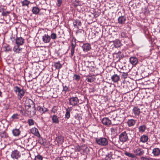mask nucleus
Listing matches in <instances>:
<instances>
[{
	"label": "nucleus",
	"instance_id": "obj_5",
	"mask_svg": "<svg viewBox=\"0 0 160 160\" xmlns=\"http://www.w3.org/2000/svg\"><path fill=\"white\" fill-rule=\"evenodd\" d=\"M128 139V137L126 132H122L119 135L120 141L123 143L126 142Z\"/></svg>",
	"mask_w": 160,
	"mask_h": 160
},
{
	"label": "nucleus",
	"instance_id": "obj_61",
	"mask_svg": "<svg viewBox=\"0 0 160 160\" xmlns=\"http://www.w3.org/2000/svg\"><path fill=\"white\" fill-rule=\"evenodd\" d=\"M145 9L146 10V11H147V10H146V8H145Z\"/></svg>",
	"mask_w": 160,
	"mask_h": 160
},
{
	"label": "nucleus",
	"instance_id": "obj_59",
	"mask_svg": "<svg viewBox=\"0 0 160 160\" xmlns=\"http://www.w3.org/2000/svg\"><path fill=\"white\" fill-rule=\"evenodd\" d=\"M148 160H155V159H154L152 158H148Z\"/></svg>",
	"mask_w": 160,
	"mask_h": 160
},
{
	"label": "nucleus",
	"instance_id": "obj_39",
	"mask_svg": "<svg viewBox=\"0 0 160 160\" xmlns=\"http://www.w3.org/2000/svg\"><path fill=\"white\" fill-rule=\"evenodd\" d=\"M73 78L76 81H78L80 79V76L78 75L74 74Z\"/></svg>",
	"mask_w": 160,
	"mask_h": 160
},
{
	"label": "nucleus",
	"instance_id": "obj_55",
	"mask_svg": "<svg viewBox=\"0 0 160 160\" xmlns=\"http://www.w3.org/2000/svg\"><path fill=\"white\" fill-rule=\"evenodd\" d=\"M141 159L142 160H148V158H147L146 157H141Z\"/></svg>",
	"mask_w": 160,
	"mask_h": 160
},
{
	"label": "nucleus",
	"instance_id": "obj_52",
	"mask_svg": "<svg viewBox=\"0 0 160 160\" xmlns=\"http://www.w3.org/2000/svg\"><path fill=\"white\" fill-rule=\"evenodd\" d=\"M58 2L57 6L59 7L62 3V1L61 0H58Z\"/></svg>",
	"mask_w": 160,
	"mask_h": 160
},
{
	"label": "nucleus",
	"instance_id": "obj_7",
	"mask_svg": "<svg viewBox=\"0 0 160 160\" xmlns=\"http://www.w3.org/2000/svg\"><path fill=\"white\" fill-rule=\"evenodd\" d=\"M120 128L118 126H115L112 127L110 130L112 134L116 135L119 133L120 132Z\"/></svg>",
	"mask_w": 160,
	"mask_h": 160
},
{
	"label": "nucleus",
	"instance_id": "obj_43",
	"mask_svg": "<svg viewBox=\"0 0 160 160\" xmlns=\"http://www.w3.org/2000/svg\"><path fill=\"white\" fill-rule=\"evenodd\" d=\"M63 91L65 93L69 91V88L68 87L66 86H63Z\"/></svg>",
	"mask_w": 160,
	"mask_h": 160
},
{
	"label": "nucleus",
	"instance_id": "obj_45",
	"mask_svg": "<svg viewBox=\"0 0 160 160\" xmlns=\"http://www.w3.org/2000/svg\"><path fill=\"white\" fill-rule=\"evenodd\" d=\"M10 12L9 11L4 12V10L2 12V15L3 16H6L8 14H9Z\"/></svg>",
	"mask_w": 160,
	"mask_h": 160
},
{
	"label": "nucleus",
	"instance_id": "obj_18",
	"mask_svg": "<svg viewBox=\"0 0 160 160\" xmlns=\"http://www.w3.org/2000/svg\"><path fill=\"white\" fill-rule=\"evenodd\" d=\"M13 136L16 137L18 136L21 133V131L19 129H14L12 130Z\"/></svg>",
	"mask_w": 160,
	"mask_h": 160
},
{
	"label": "nucleus",
	"instance_id": "obj_17",
	"mask_svg": "<svg viewBox=\"0 0 160 160\" xmlns=\"http://www.w3.org/2000/svg\"><path fill=\"white\" fill-rule=\"evenodd\" d=\"M133 112L136 117H139L140 113V110L137 107H135L133 109Z\"/></svg>",
	"mask_w": 160,
	"mask_h": 160
},
{
	"label": "nucleus",
	"instance_id": "obj_16",
	"mask_svg": "<svg viewBox=\"0 0 160 160\" xmlns=\"http://www.w3.org/2000/svg\"><path fill=\"white\" fill-rule=\"evenodd\" d=\"M126 20V18L124 16H121L118 18V23L120 24H123L125 23Z\"/></svg>",
	"mask_w": 160,
	"mask_h": 160
},
{
	"label": "nucleus",
	"instance_id": "obj_2",
	"mask_svg": "<svg viewBox=\"0 0 160 160\" xmlns=\"http://www.w3.org/2000/svg\"><path fill=\"white\" fill-rule=\"evenodd\" d=\"M13 90L17 94L19 100H21L25 94V91L24 90L18 86H15L13 88Z\"/></svg>",
	"mask_w": 160,
	"mask_h": 160
},
{
	"label": "nucleus",
	"instance_id": "obj_51",
	"mask_svg": "<svg viewBox=\"0 0 160 160\" xmlns=\"http://www.w3.org/2000/svg\"><path fill=\"white\" fill-rule=\"evenodd\" d=\"M5 48H6V51H11V48H10L9 46H5Z\"/></svg>",
	"mask_w": 160,
	"mask_h": 160
},
{
	"label": "nucleus",
	"instance_id": "obj_6",
	"mask_svg": "<svg viewBox=\"0 0 160 160\" xmlns=\"http://www.w3.org/2000/svg\"><path fill=\"white\" fill-rule=\"evenodd\" d=\"M69 101L70 105L75 106L79 102V100L77 97H72L69 99Z\"/></svg>",
	"mask_w": 160,
	"mask_h": 160
},
{
	"label": "nucleus",
	"instance_id": "obj_34",
	"mask_svg": "<svg viewBox=\"0 0 160 160\" xmlns=\"http://www.w3.org/2000/svg\"><path fill=\"white\" fill-rule=\"evenodd\" d=\"M88 76H87V78H86V80L88 82H92L94 81L95 78H92L91 76H90V78L88 77Z\"/></svg>",
	"mask_w": 160,
	"mask_h": 160
},
{
	"label": "nucleus",
	"instance_id": "obj_58",
	"mask_svg": "<svg viewBox=\"0 0 160 160\" xmlns=\"http://www.w3.org/2000/svg\"><path fill=\"white\" fill-rule=\"evenodd\" d=\"M142 73H141V74H142V78H145V77H147V75H146V76H143L142 74Z\"/></svg>",
	"mask_w": 160,
	"mask_h": 160
},
{
	"label": "nucleus",
	"instance_id": "obj_19",
	"mask_svg": "<svg viewBox=\"0 0 160 160\" xmlns=\"http://www.w3.org/2000/svg\"><path fill=\"white\" fill-rule=\"evenodd\" d=\"M72 110V108L71 107H68L66 109V112L65 113V118L67 119H68L70 116V112Z\"/></svg>",
	"mask_w": 160,
	"mask_h": 160
},
{
	"label": "nucleus",
	"instance_id": "obj_21",
	"mask_svg": "<svg viewBox=\"0 0 160 160\" xmlns=\"http://www.w3.org/2000/svg\"><path fill=\"white\" fill-rule=\"evenodd\" d=\"M40 11V10L39 8L37 6L33 7L32 9V12L33 14L35 15L38 14L39 13Z\"/></svg>",
	"mask_w": 160,
	"mask_h": 160
},
{
	"label": "nucleus",
	"instance_id": "obj_4",
	"mask_svg": "<svg viewBox=\"0 0 160 160\" xmlns=\"http://www.w3.org/2000/svg\"><path fill=\"white\" fill-rule=\"evenodd\" d=\"M96 142L99 145L102 146H105L108 144V141L105 138H96Z\"/></svg>",
	"mask_w": 160,
	"mask_h": 160
},
{
	"label": "nucleus",
	"instance_id": "obj_33",
	"mask_svg": "<svg viewBox=\"0 0 160 160\" xmlns=\"http://www.w3.org/2000/svg\"><path fill=\"white\" fill-rule=\"evenodd\" d=\"M0 136L1 138H6L8 137L7 134L5 131L1 132Z\"/></svg>",
	"mask_w": 160,
	"mask_h": 160
},
{
	"label": "nucleus",
	"instance_id": "obj_1",
	"mask_svg": "<svg viewBox=\"0 0 160 160\" xmlns=\"http://www.w3.org/2000/svg\"><path fill=\"white\" fill-rule=\"evenodd\" d=\"M25 108L27 114L31 116H34L36 112L35 104L31 99L27 100L25 102Z\"/></svg>",
	"mask_w": 160,
	"mask_h": 160
},
{
	"label": "nucleus",
	"instance_id": "obj_8",
	"mask_svg": "<svg viewBox=\"0 0 160 160\" xmlns=\"http://www.w3.org/2000/svg\"><path fill=\"white\" fill-rule=\"evenodd\" d=\"M24 39L21 37H17L15 39V42L18 45H22L24 42Z\"/></svg>",
	"mask_w": 160,
	"mask_h": 160
},
{
	"label": "nucleus",
	"instance_id": "obj_54",
	"mask_svg": "<svg viewBox=\"0 0 160 160\" xmlns=\"http://www.w3.org/2000/svg\"><path fill=\"white\" fill-rule=\"evenodd\" d=\"M75 49H71V55L72 57L74 55Z\"/></svg>",
	"mask_w": 160,
	"mask_h": 160
},
{
	"label": "nucleus",
	"instance_id": "obj_30",
	"mask_svg": "<svg viewBox=\"0 0 160 160\" xmlns=\"http://www.w3.org/2000/svg\"><path fill=\"white\" fill-rule=\"evenodd\" d=\"M125 154L127 156L132 158H135L136 157L134 154L130 153L128 152H125Z\"/></svg>",
	"mask_w": 160,
	"mask_h": 160
},
{
	"label": "nucleus",
	"instance_id": "obj_36",
	"mask_svg": "<svg viewBox=\"0 0 160 160\" xmlns=\"http://www.w3.org/2000/svg\"><path fill=\"white\" fill-rule=\"evenodd\" d=\"M121 35L122 38H127L128 37V33L126 32H122L121 33Z\"/></svg>",
	"mask_w": 160,
	"mask_h": 160
},
{
	"label": "nucleus",
	"instance_id": "obj_44",
	"mask_svg": "<svg viewBox=\"0 0 160 160\" xmlns=\"http://www.w3.org/2000/svg\"><path fill=\"white\" fill-rule=\"evenodd\" d=\"M57 111V108L56 106H54L51 110L52 112L54 113H56Z\"/></svg>",
	"mask_w": 160,
	"mask_h": 160
},
{
	"label": "nucleus",
	"instance_id": "obj_48",
	"mask_svg": "<svg viewBox=\"0 0 160 160\" xmlns=\"http://www.w3.org/2000/svg\"><path fill=\"white\" fill-rule=\"evenodd\" d=\"M34 160H42V157L40 155H38L35 157Z\"/></svg>",
	"mask_w": 160,
	"mask_h": 160
},
{
	"label": "nucleus",
	"instance_id": "obj_46",
	"mask_svg": "<svg viewBox=\"0 0 160 160\" xmlns=\"http://www.w3.org/2000/svg\"><path fill=\"white\" fill-rule=\"evenodd\" d=\"M50 37L52 39H55L57 38L56 34L55 33H52L51 34Z\"/></svg>",
	"mask_w": 160,
	"mask_h": 160
},
{
	"label": "nucleus",
	"instance_id": "obj_20",
	"mask_svg": "<svg viewBox=\"0 0 160 160\" xmlns=\"http://www.w3.org/2000/svg\"><path fill=\"white\" fill-rule=\"evenodd\" d=\"M19 45L15 46L13 47V51L17 53H19L21 52V51L22 50V48H19Z\"/></svg>",
	"mask_w": 160,
	"mask_h": 160
},
{
	"label": "nucleus",
	"instance_id": "obj_37",
	"mask_svg": "<svg viewBox=\"0 0 160 160\" xmlns=\"http://www.w3.org/2000/svg\"><path fill=\"white\" fill-rule=\"evenodd\" d=\"M112 158V154L111 153H109L106 155L105 159L106 160H111Z\"/></svg>",
	"mask_w": 160,
	"mask_h": 160
},
{
	"label": "nucleus",
	"instance_id": "obj_60",
	"mask_svg": "<svg viewBox=\"0 0 160 160\" xmlns=\"http://www.w3.org/2000/svg\"><path fill=\"white\" fill-rule=\"evenodd\" d=\"M138 128L139 131H140V127H139Z\"/></svg>",
	"mask_w": 160,
	"mask_h": 160
},
{
	"label": "nucleus",
	"instance_id": "obj_42",
	"mask_svg": "<svg viewBox=\"0 0 160 160\" xmlns=\"http://www.w3.org/2000/svg\"><path fill=\"white\" fill-rule=\"evenodd\" d=\"M19 115L17 113H16L13 114L12 116V118L13 119H18L19 118Z\"/></svg>",
	"mask_w": 160,
	"mask_h": 160
},
{
	"label": "nucleus",
	"instance_id": "obj_14",
	"mask_svg": "<svg viewBox=\"0 0 160 160\" xmlns=\"http://www.w3.org/2000/svg\"><path fill=\"white\" fill-rule=\"evenodd\" d=\"M129 61L131 64L133 65H135L138 62V59L136 57H132L129 58Z\"/></svg>",
	"mask_w": 160,
	"mask_h": 160
},
{
	"label": "nucleus",
	"instance_id": "obj_31",
	"mask_svg": "<svg viewBox=\"0 0 160 160\" xmlns=\"http://www.w3.org/2000/svg\"><path fill=\"white\" fill-rule=\"evenodd\" d=\"M133 152L135 156L140 155V148H138L135 149L133 150Z\"/></svg>",
	"mask_w": 160,
	"mask_h": 160
},
{
	"label": "nucleus",
	"instance_id": "obj_56",
	"mask_svg": "<svg viewBox=\"0 0 160 160\" xmlns=\"http://www.w3.org/2000/svg\"><path fill=\"white\" fill-rule=\"evenodd\" d=\"M58 160H64L63 157L60 158L58 159Z\"/></svg>",
	"mask_w": 160,
	"mask_h": 160
},
{
	"label": "nucleus",
	"instance_id": "obj_26",
	"mask_svg": "<svg viewBox=\"0 0 160 160\" xmlns=\"http://www.w3.org/2000/svg\"><path fill=\"white\" fill-rule=\"evenodd\" d=\"M135 121L132 119L128 120L127 122V124L129 127L133 126L135 124Z\"/></svg>",
	"mask_w": 160,
	"mask_h": 160
},
{
	"label": "nucleus",
	"instance_id": "obj_28",
	"mask_svg": "<svg viewBox=\"0 0 160 160\" xmlns=\"http://www.w3.org/2000/svg\"><path fill=\"white\" fill-rule=\"evenodd\" d=\"M38 110L41 113H44L45 112H47L48 111V109L45 108L41 107L40 106H38Z\"/></svg>",
	"mask_w": 160,
	"mask_h": 160
},
{
	"label": "nucleus",
	"instance_id": "obj_40",
	"mask_svg": "<svg viewBox=\"0 0 160 160\" xmlns=\"http://www.w3.org/2000/svg\"><path fill=\"white\" fill-rule=\"evenodd\" d=\"M28 125L29 126H32L34 124V121L32 119H28Z\"/></svg>",
	"mask_w": 160,
	"mask_h": 160
},
{
	"label": "nucleus",
	"instance_id": "obj_29",
	"mask_svg": "<svg viewBox=\"0 0 160 160\" xmlns=\"http://www.w3.org/2000/svg\"><path fill=\"white\" fill-rule=\"evenodd\" d=\"M64 140V137L62 136H59L56 138L57 141L59 143H62Z\"/></svg>",
	"mask_w": 160,
	"mask_h": 160
},
{
	"label": "nucleus",
	"instance_id": "obj_13",
	"mask_svg": "<svg viewBox=\"0 0 160 160\" xmlns=\"http://www.w3.org/2000/svg\"><path fill=\"white\" fill-rule=\"evenodd\" d=\"M111 79L113 82L116 83L120 80V77L117 74H114L112 76Z\"/></svg>",
	"mask_w": 160,
	"mask_h": 160
},
{
	"label": "nucleus",
	"instance_id": "obj_9",
	"mask_svg": "<svg viewBox=\"0 0 160 160\" xmlns=\"http://www.w3.org/2000/svg\"><path fill=\"white\" fill-rule=\"evenodd\" d=\"M73 24L75 28L79 29V27L81 26L82 23L80 20L78 19H76L73 20Z\"/></svg>",
	"mask_w": 160,
	"mask_h": 160
},
{
	"label": "nucleus",
	"instance_id": "obj_49",
	"mask_svg": "<svg viewBox=\"0 0 160 160\" xmlns=\"http://www.w3.org/2000/svg\"><path fill=\"white\" fill-rule=\"evenodd\" d=\"M20 112L22 115H25V111L24 110L23 108H22L20 110Z\"/></svg>",
	"mask_w": 160,
	"mask_h": 160
},
{
	"label": "nucleus",
	"instance_id": "obj_50",
	"mask_svg": "<svg viewBox=\"0 0 160 160\" xmlns=\"http://www.w3.org/2000/svg\"><path fill=\"white\" fill-rule=\"evenodd\" d=\"M4 6L0 5V12H2L3 10H4Z\"/></svg>",
	"mask_w": 160,
	"mask_h": 160
},
{
	"label": "nucleus",
	"instance_id": "obj_38",
	"mask_svg": "<svg viewBox=\"0 0 160 160\" xmlns=\"http://www.w3.org/2000/svg\"><path fill=\"white\" fill-rule=\"evenodd\" d=\"M121 73H122L121 76L122 78H126L128 76V72H120Z\"/></svg>",
	"mask_w": 160,
	"mask_h": 160
},
{
	"label": "nucleus",
	"instance_id": "obj_41",
	"mask_svg": "<svg viewBox=\"0 0 160 160\" xmlns=\"http://www.w3.org/2000/svg\"><path fill=\"white\" fill-rule=\"evenodd\" d=\"M141 92V98L142 99L144 98L145 95H146V92L145 91H142Z\"/></svg>",
	"mask_w": 160,
	"mask_h": 160
},
{
	"label": "nucleus",
	"instance_id": "obj_27",
	"mask_svg": "<svg viewBox=\"0 0 160 160\" xmlns=\"http://www.w3.org/2000/svg\"><path fill=\"white\" fill-rule=\"evenodd\" d=\"M148 137L147 135H143L141 137V142H145L148 141Z\"/></svg>",
	"mask_w": 160,
	"mask_h": 160
},
{
	"label": "nucleus",
	"instance_id": "obj_3",
	"mask_svg": "<svg viewBox=\"0 0 160 160\" xmlns=\"http://www.w3.org/2000/svg\"><path fill=\"white\" fill-rule=\"evenodd\" d=\"M11 157L13 160H18L21 157L20 152L17 150H14L12 151Z\"/></svg>",
	"mask_w": 160,
	"mask_h": 160
},
{
	"label": "nucleus",
	"instance_id": "obj_12",
	"mask_svg": "<svg viewBox=\"0 0 160 160\" xmlns=\"http://www.w3.org/2000/svg\"><path fill=\"white\" fill-rule=\"evenodd\" d=\"M102 122L103 124L106 126L111 124V121L108 118H103L102 120Z\"/></svg>",
	"mask_w": 160,
	"mask_h": 160
},
{
	"label": "nucleus",
	"instance_id": "obj_62",
	"mask_svg": "<svg viewBox=\"0 0 160 160\" xmlns=\"http://www.w3.org/2000/svg\"><path fill=\"white\" fill-rule=\"evenodd\" d=\"M142 81L143 82H144V81H143L142 80Z\"/></svg>",
	"mask_w": 160,
	"mask_h": 160
},
{
	"label": "nucleus",
	"instance_id": "obj_10",
	"mask_svg": "<svg viewBox=\"0 0 160 160\" xmlns=\"http://www.w3.org/2000/svg\"><path fill=\"white\" fill-rule=\"evenodd\" d=\"M30 131L31 133L35 136L38 138L40 137L41 135L39 132L37 128H32L31 129Z\"/></svg>",
	"mask_w": 160,
	"mask_h": 160
},
{
	"label": "nucleus",
	"instance_id": "obj_11",
	"mask_svg": "<svg viewBox=\"0 0 160 160\" xmlns=\"http://www.w3.org/2000/svg\"><path fill=\"white\" fill-rule=\"evenodd\" d=\"M83 50L84 52H87L91 49V45L88 43H84L82 46Z\"/></svg>",
	"mask_w": 160,
	"mask_h": 160
},
{
	"label": "nucleus",
	"instance_id": "obj_47",
	"mask_svg": "<svg viewBox=\"0 0 160 160\" xmlns=\"http://www.w3.org/2000/svg\"><path fill=\"white\" fill-rule=\"evenodd\" d=\"M146 129V127L145 125L141 126V132H143Z\"/></svg>",
	"mask_w": 160,
	"mask_h": 160
},
{
	"label": "nucleus",
	"instance_id": "obj_57",
	"mask_svg": "<svg viewBox=\"0 0 160 160\" xmlns=\"http://www.w3.org/2000/svg\"><path fill=\"white\" fill-rule=\"evenodd\" d=\"M144 152L143 151H141V156L142 155L143 153Z\"/></svg>",
	"mask_w": 160,
	"mask_h": 160
},
{
	"label": "nucleus",
	"instance_id": "obj_32",
	"mask_svg": "<svg viewBox=\"0 0 160 160\" xmlns=\"http://www.w3.org/2000/svg\"><path fill=\"white\" fill-rule=\"evenodd\" d=\"M54 66L56 69H59L62 66V64H61L59 62H58L55 63Z\"/></svg>",
	"mask_w": 160,
	"mask_h": 160
},
{
	"label": "nucleus",
	"instance_id": "obj_25",
	"mask_svg": "<svg viewBox=\"0 0 160 160\" xmlns=\"http://www.w3.org/2000/svg\"><path fill=\"white\" fill-rule=\"evenodd\" d=\"M21 3L22 7H28V5L30 3V2L28 0H24L22 1H21Z\"/></svg>",
	"mask_w": 160,
	"mask_h": 160
},
{
	"label": "nucleus",
	"instance_id": "obj_35",
	"mask_svg": "<svg viewBox=\"0 0 160 160\" xmlns=\"http://www.w3.org/2000/svg\"><path fill=\"white\" fill-rule=\"evenodd\" d=\"M121 44L119 40H118L115 41L114 43V46L115 47L118 48L121 46Z\"/></svg>",
	"mask_w": 160,
	"mask_h": 160
},
{
	"label": "nucleus",
	"instance_id": "obj_53",
	"mask_svg": "<svg viewBox=\"0 0 160 160\" xmlns=\"http://www.w3.org/2000/svg\"><path fill=\"white\" fill-rule=\"evenodd\" d=\"M76 45V44L75 43L74 44L72 42L71 45V49H75Z\"/></svg>",
	"mask_w": 160,
	"mask_h": 160
},
{
	"label": "nucleus",
	"instance_id": "obj_15",
	"mask_svg": "<svg viewBox=\"0 0 160 160\" xmlns=\"http://www.w3.org/2000/svg\"><path fill=\"white\" fill-rule=\"evenodd\" d=\"M50 40L51 38L48 34H45L42 36V40L45 43H48Z\"/></svg>",
	"mask_w": 160,
	"mask_h": 160
},
{
	"label": "nucleus",
	"instance_id": "obj_23",
	"mask_svg": "<svg viewBox=\"0 0 160 160\" xmlns=\"http://www.w3.org/2000/svg\"><path fill=\"white\" fill-rule=\"evenodd\" d=\"M142 78H141V89H145L147 88V81H144L143 82Z\"/></svg>",
	"mask_w": 160,
	"mask_h": 160
},
{
	"label": "nucleus",
	"instance_id": "obj_24",
	"mask_svg": "<svg viewBox=\"0 0 160 160\" xmlns=\"http://www.w3.org/2000/svg\"><path fill=\"white\" fill-rule=\"evenodd\" d=\"M52 119L53 123L58 124L59 122V118L56 115L52 116Z\"/></svg>",
	"mask_w": 160,
	"mask_h": 160
},
{
	"label": "nucleus",
	"instance_id": "obj_22",
	"mask_svg": "<svg viewBox=\"0 0 160 160\" xmlns=\"http://www.w3.org/2000/svg\"><path fill=\"white\" fill-rule=\"evenodd\" d=\"M152 153L154 156H158L160 154V149L158 148H155L153 150Z\"/></svg>",
	"mask_w": 160,
	"mask_h": 160
}]
</instances>
